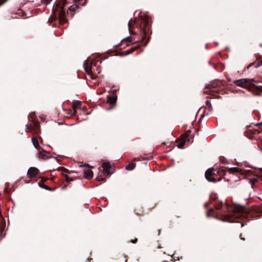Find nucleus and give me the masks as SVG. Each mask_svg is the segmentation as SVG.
<instances>
[{"label":"nucleus","mask_w":262,"mask_h":262,"mask_svg":"<svg viewBox=\"0 0 262 262\" xmlns=\"http://www.w3.org/2000/svg\"><path fill=\"white\" fill-rule=\"evenodd\" d=\"M256 81L253 79L243 78L236 80L234 83L237 86L251 88L255 86Z\"/></svg>","instance_id":"1"},{"label":"nucleus","mask_w":262,"mask_h":262,"mask_svg":"<svg viewBox=\"0 0 262 262\" xmlns=\"http://www.w3.org/2000/svg\"><path fill=\"white\" fill-rule=\"evenodd\" d=\"M102 167L103 168V172L104 174L108 175L111 173V170L112 168L109 162H104L102 164Z\"/></svg>","instance_id":"2"},{"label":"nucleus","mask_w":262,"mask_h":262,"mask_svg":"<svg viewBox=\"0 0 262 262\" xmlns=\"http://www.w3.org/2000/svg\"><path fill=\"white\" fill-rule=\"evenodd\" d=\"M38 169L36 167H31L28 170V174L29 175V177L30 178H33L37 175L38 173Z\"/></svg>","instance_id":"3"},{"label":"nucleus","mask_w":262,"mask_h":262,"mask_svg":"<svg viewBox=\"0 0 262 262\" xmlns=\"http://www.w3.org/2000/svg\"><path fill=\"white\" fill-rule=\"evenodd\" d=\"M212 168L207 169L205 172V177L209 182H215V179L212 177Z\"/></svg>","instance_id":"4"},{"label":"nucleus","mask_w":262,"mask_h":262,"mask_svg":"<svg viewBox=\"0 0 262 262\" xmlns=\"http://www.w3.org/2000/svg\"><path fill=\"white\" fill-rule=\"evenodd\" d=\"M78 8V6L76 5H73L71 6L68 9V13L71 17L73 16L75 13L76 9Z\"/></svg>","instance_id":"5"},{"label":"nucleus","mask_w":262,"mask_h":262,"mask_svg":"<svg viewBox=\"0 0 262 262\" xmlns=\"http://www.w3.org/2000/svg\"><path fill=\"white\" fill-rule=\"evenodd\" d=\"M84 176L86 179H90L93 176V172L91 170H84Z\"/></svg>","instance_id":"6"},{"label":"nucleus","mask_w":262,"mask_h":262,"mask_svg":"<svg viewBox=\"0 0 262 262\" xmlns=\"http://www.w3.org/2000/svg\"><path fill=\"white\" fill-rule=\"evenodd\" d=\"M32 142H33L34 147L36 149L39 150H40V146H39V143H38V141L37 138L34 137L32 138Z\"/></svg>","instance_id":"7"},{"label":"nucleus","mask_w":262,"mask_h":262,"mask_svg":"<svg viewBox=\"0 0 262 262\" xmlns=\"http://www.w3.org/2000/svg\"><path fill=\"white\" fill-rule=\"evenodd\" d=\"M47 154L48 152L44 150H38V157L39 158L43 159L45 158V157H47Z\"/></svg>","instance_id":"8"},{"label":"nucleus","mask_w":262,"mask_h":262,"mask_svg":"<svg viewBox=\"0 0 262 262\" xmlns=\"http://www.w3.org/2000/svg\"><path fill=\"white\" fill-rule=\"evenodd\" d=\"M233 209L235 212H242L244 210V208L240 205L236 204L234 206Z\"/></svg>","instance_id":"9"},{"label":"nucleus","mask_w":262,"mask_h":262,"mask_svg":"<svg viewBox=\"0 0 262 262\" xmlns=\"http://www.w3.org/2000/svg\"><path fill=\"white\" fill-rule=\"evenodd\" d=\"M228 171L230 173H233L235 172H238L240 171V169L238 167H230L228 168Z\"/></svg>","instance_id":"10"},{"label":"nucleus","mask_w":262,"mask_h":262,"mask_svg":"<svg viewBox=\"0 0 262 262\" xmlns=\"http://www.w3.org/2000/svg\"><path fill=\"white\" fill-rule=\"evenodd\" d=\"M116 100H117L116 97H109V98H108L107 102L110 103L111 105H114L116 103Z\"/></svg>","instance_id":"11"},{"label":"nucleus","mask_w":262,"mask_h":262,"mask_svg":"<svg viewBox=\"0 0 262 262\" xmlns=\"http://www.w3.org/2000/svg\"><path fill=\"white\" fill-rule=\"evenodd\" d=\"M80 105H81V103L80 102H75L74 103V104H73L74 111H73V115L75 114L76 113V111L75 109L80 107Z\"/></svg>","instance_id":"12"},{"label":"nucleus","mask_w":262,"mask_h":262,"mask_svg":"<svg viewBox=\"0 0 262 262\" xmlns=\"http://www.w3.org/2000/svg\"><path fill=\"white\" fill-rule=\"evenodd\" d=\"M66 12L64 10H61L59 12V18L60 21H64V15H65Z\"/></svg>","instance_id":"13"},{"label":"nucleus","mask_w":262,"mask_h":262,"mask_svg":"<svg viewBox=\"0 0 262 262\" xmlns=\"http://www.w3.org/2000/svg\"><path fill=\"white\" fill-rule=\"evenodd\" d=\"M135 167V164L134 163H130L128 164L126 166L125 169L127 170H132Z\"/></svg>","instance_id":"14"},{"label":"nucleus","mask_w":262,"mask_h":262,"mask_svg":"<svg viewBox=\"0 0 262 262\" xmlns=\"http://www.w3.org/2000/svg\"><path fill=\"white\" fill-rule=\"evenodd\" d=\"M186 140H184L182 141H181L178 145V147L179 148H183L185 144V142H186Z\"/></svg>","instance_id":"15"},{"label":"nucleus","mask_w":262,"mask_h":262,"mask_svg":"<svg viewBox=\"0 0 262 262\" xmlns=\"http://www.w3.org/2000/svg\"><path fill=\"white\" fill-rule=\"evenodd\" d=\"M206 105L209 108L210 110H212L213 108L211 103V101L210 100H207L206 101Z\"/></svg>","instance_id":"16"},{"label":"nucleus","mask_w":262,"mask_h":262,"mask_svg":"<svg viewBox=\"0 0 262 262\" xmlns=\"http://www.w3.org/2000/svg\"><path fill=\"white\" fill-rule=\"evenodd\" d=\"M63 174L65 176V177H66V181H67V182H71V181H73V179H72V178H70V177H69L67 174H64L63 173Z\"/></svg>","instance_id":"17"},{"label":"nucleus","mask_w":262,"mask_h":262,"mask_svg":"<svg viewBox=\"0 0 262 262\" xmlns=\"http://www.w3.org/2000/svg\"><path fill=\"white\" fill-rule=\"evenodd\" d=\"M220 84H216L215 82H212V83H211L209 85V87H213V88H215V87H216L217 86L219 85Z\"/></svg>","instance_id":"18"},{"label":"nucleus","mask_w":262,"mask_h":262,"mask_svg":"<svg viewBox=\"0 0 262 262\" xmlns=\"http://www.w3.org/2000/svg\"><path fill=\"white\" fill-rule=\"evenodd\" d=\"M132 22H133V20H130L128 23V29H129V31L130 33H134L133 32H132L130 30V28L132 25Z\"/></svg>","instance_id":"19"},{"label":"nucleus","mask_w":262,"mask_h":262,"mask_svg":"<svg viewBox=\"0 0 262 262\" xmlns=\"http://www.w3.org/2000/svg\"><path fill=\"white\" fill-rule=\"evenodd\" d=\"M257 180L255 178H253L250 180V182L251 184L255 183L256 182H257Z\"/></svg>","instance_id":"20"},{"label":"nucleus","mask_w":262,"mask_h":262,"mask_svg":"<svg viewBox=\"0 0 262 262\" xmlns=\"http://www.w3.org/2000/svg\"><path fill=\"white\" fill-rule=\"evenodd\" d=\"M41 1L43 4L47 5L51 1V0H41Z\"/></svg>","instance_id":"21"},{"label":"nucleus","mask_w":262,"mask_h":262,"mask_svg":"<svg viewBox=\"0 0 262 262\" xmlns=\"http://www.w3.org/2000/svg\"><path fill=\"white\" fill-rule=\"evenodd\" d=\"M124 40H127V41L128 42H130L132 41V38L130 37H126L125 38L123 39V40H122V41Z\"/></svg>","instance_id":"22"},{"label":"nucleus","mask_w":262,"mask_h":262,"mask_svg":"<svg viewBox=\"0 0 262 262\" xmlns=\"http://www.w3.org/2000/svg\"><path fill=\"white\" fill-rule=\"evenodd\" d=\"M7 0H0V6L5 3Z\"/></svg>","instance_id":"23"},{"label":"nucleus","mask_w":262,"mask_h":262,"mask_svg":"<svg viewBox=\"0 0 262 262\" xmlns=\"http://www.w3.org/2000/svg\"><path fill=\"white\" fill-rule=\"evenodd\" d=\"M137 238H135V239L132 241V242L133 243H136L137 242Z\"/></svg>","instance_id":"24"},{"label":"nucleus","mask_w":262,"mask_h":262,"mask_svg":"<svg viewBox=\"0 0 262 262\" xmlns=\"http://www.w3.org/2000/svg\"><path fill=\"white\" fill-rule=\"evenodd\" d=\"M26 127H27V130H29L30 127H31V126H29L28 125H26Z\"/></svg>","instance_id":"25"},{"label":"nucleus","mask_w":262,"mask_h":262,"mask_svg":"<svg viewBox=\"0 0 262 262\" xmlns=\"http://www.w3.org/2000/svg\"><path fill=\"white\" fill-rule=\"evenodd\" d=\"M84 166H86V167H91V168H93V167L90 166L89 164H86V165H84Z\"/></svg>","instance_id":"26"},{"label":"nucleus","mask_w":262,"mask_h":262,"mask_svg":"<svg viewBox=\"0 0 262 262\" xmlns=\"http://www.w3.org/2000/svg\"><path fill=\"white\" fill-rule=\"evenodd\" d=\"M82 1V0H74V2H78V3H79V2H80L81 1Z\"/></svg>","instance_id":"27"},{"label":"nucleus","mask_w":262,"mask_h":262,"mask_svg":"<svg viewBox=\"0 0 262 262\" xmlns=\"http://www.w3.org/2000/svg\"><path fill=\"white\" fill-rule=\"evenodd\" d=\"M97 181H99L103 180V178H97Z\"/></svg>","instance_id":"28"},{"label":"nucleus","mask_w":262,"mask_h":262,"mask_svg":"<svg viewBox=\"0 0 262 262\" xmlns=\"http://www.w3.org/2000/svg\"><path fill=\"white\" fill-rule=\"evenodd\" d=\"M85 71H86L87 72H88V66H86L85 67Z\"/></svg>","instance_id":"29"},{"label":"nucleus","mask_w":262,"mask_h":262,"mask_svg":"<svg viewBox=\"0 0 262 262\" xmlns=\"http://www.w3.org/2000/svg\"><path fill=\"white\" fill-rule=\"evenodd\" d=\"M129 53H130L129 51H127L126 54H129Z\"/></svg>","instance_id":"30"},{"label":"nucleus","mask_w":262,"mask_h":262,"mask_svg":"<svg viewBox=\"0 0 262 262\" xmlns=\"http://www.w3.org/2000/svg\"><path fill=\"white\" fill-rule=\"evenodd\" d=\"M258 148H259L260 150H262V148H260L259 146H258Z\"/></svg>","instance_id":"31"},{"label":"nucleus","mask_w":262,"mask_h":262,"mask_svg":"<svg viewBox=\"0 0 262 262\" xmlns=\"http://www.w3.org/2000/svg\"><path fill=\"white\" fill-rule=\"evenodd\" d=\"M244 226V224L241 225V227H243Z\"/></svg>","instance_id":"32"},{"label":"nucleus","mask_w":262,"mask_h":262,"mask_svg":"<svg viewBox=\"0 0 262 262\" xmlns=\"http://www.w3.org/2000/svg\"><path fill=\"white\" fill-rule=\"evenodd\" d=\"M146 29H147L146 28H145V30L144 31V32H145Z\"/></svg>","instance_id":"33"},{"label":"nucleus","mask_w":262,"mask_h":262,"mask_svg":"<svg viewBox=\"0 0 262 262\" xmlns=\"http://www.w3.org/2000/svg\"><path fill=\"white\" fill-rule=\"evenodd\" d=\"M241 239L244 240V238H241Z\"/></svg>","instance_id":"34"}]
</instances>
